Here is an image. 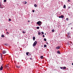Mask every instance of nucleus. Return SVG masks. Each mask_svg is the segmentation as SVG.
I'll return each instance as SVG.
<instances>
[{
	"instance_id": "nucleus-22",
	"label": "nucleus",
	"mask_w": 73,
	"mask_h": 73,
	"mask_svg": "<svg viewBox=\"0 0 73 73\" xmlns=\"http://www.w3.org/2000/svg\"><path fill=\"white\" fill-rule=\"evenodd\" d=\"M9 21H11V19H9Z\"/></svg>"
},
{
	"instance_id": "nucleus-10",
	"label": "nucleus",
	"mask_w": 73,
	"mask_h": 73,
	"mask_svg": "<svg viewBox=\"0 0 73 73\" xmlns=\"http://www.w3.org/2000/svg\"><path fill=\"white\" fill-rule=\"evenodd\" d=\"M64 8H66V5H64L63 6Z\"/></svg>"
},
{
	"instance_id": "nucleus-32",
	"label": "nucleus",
	"mask_w": 73,
	"mask_h": 73,
	"mask_svg": "<svg viewBox=\"0 0 73 73\" xmlns=\"http://www.w3.org/2000/svg\"><path fill=\"white\" fill-rule=\"evenodd\" d=\"M46 44L47 45H48V44H49V43H48L47 42H46Z\"/></svg>"
},
{
	"instance_id": "nucleus-4",
	"label": "nucleus",
	"mask_w": 73,
	"mask_h": 73,
	"mask_svg": "<svg viewBox=\"0 0 73 73\" xmlns=\"http://www.w3.org/2000/svg\"><path fill=\"white\" fill-rule=\"evenodd\" d=\"M60 48H61L60 46H58L56 47V49H59Z\"/></svg>"
},
{
	"instance_id": "nucleus-14",
	"label": "nucleus",
	"mask_w": 73,
	"mask_h": 73,
	"mask_svg": "<svg viewBox=\"0 0 73 73\" xmlns=\"http://www.w3.org/2000/svg\"><path fill=\"white\" fill-rule=\"evenodd\" d=\"M1 37H4V35H2L1 36Z\"/></svg>"
},
{
	"instance_id": "nucleus-28",
	"label": "nucleus",
	"mask_w": 73,
	"mask_h": 73,
	"mask_svg": "<svg viewBox=\"0 0 73 73\" xmlns=\"http://www.w3.org/2000/svg\"><path fill=\"white\" fill-rule=\"evenodd\" d=\"M7 34H9V32H7Z\"/></svg>"
},
{
	"instance_id": "nucleus-3",
	"label": "nucleus",
	"mask_w": 73,
	"mask_h": 73,
	"mask_svg": "<svg viewBox=\"0 0 73 73\" xmlns=\"http://www.w3.org/2000/svg\"><path fill=\"white\" fill-rule=\"evenodd\" d=\"M37 41H35L33 44V46H35L36 44H37Z\"/></svg>"
},
{
	"instance_id": "nucleus-38",
	"label": "nucleus",
	"mask_w": 73,
	"mask_h": 73,
	"mask_svg": "<svg viewBox=\"0 0 73 73\" xmlns=\"http://www.w3.org/2000/svg\"><path fill=\"white\" fill-rule=\"evenodd\" d=\"M72 65H73V63H72Z\"/></svg>"
},
{
	"instance_id": "nucleus-18",
	"label": "nucleus",
	"mask_w": 73,
	"mask_h": 73,
	"mask_svg": "<svg viewBox=\"0 0 73 73\" xmlns=\"http://www.w3.org/2000/svg\"><path fill=\"white\" fill-rule=\"evenodd\" d=\"M44 40L45 41H46V39L45 38H44Z\"/></svg>"
},
{
	"instance_id": "nucleus-7",
	"label": "nucleus",
	"mask_w": 73,
	"mask_h": 73,
	"mask_svg": "<svg viewBox=\"0 0 73 73\" xmlns=\"http://www.w3.org/2000/svg\"><path fill=\"white\" fill-rule=\"evenodd\" d=\"M3 69V64L2 65L1 68H0V70H2Z\"/></svg>"
},
{
	"instance_id": "nucleus-41",
	"label": "nucleus",
	"mask_w": 73,
	"mask_h": 73,
	"mask_svg": "<svg viewBox=\"0 0 73 73\" xmlns=\"http://www.w3.org/2000/svg\"><path fill=\"white\" fill-rule=\"evenodd\" d=\"M44 35H46V33L44 34Z\"/></svg>"
},
{
	"instance_id": "nucleus-19",
	"label": "nucleus",
	"mask_w": 73,
	"mask_h": 73,
	"mask_svg": "<svg viewBox=\"0 0 73 73\" xmlns=\"http://www.w3.org/2000/svg\"><path fill=\"white\" fill-rule=\"evenodd\" d=\"M44 47H45V48H46V45L45 44L44 45Z\"/></svg>"
},
{
	"instance_id": "nucleus-12",
	"label": "nucleus",
	"mask_w": 73,
	"mask_h": 73,
	"mask_svg": "<svg viewBox=\"0 0 73 73\" xmlns=\"http://www.w3.org/2000/svg\"><path fill=\"white\" fill-rule=\"evenodd\" d=\"M38 33H38V34L40 35H41V33L39 32H38Z\"/></svg>"
},
{
	"instance_id": "nucleus-15",
	"label": "nucleus",
	"mask_w": 73,
	"mask_h": 73,
	"mask_svg": "<svg viewBox=\"0 0 73 73\" xmlns=\"http://www.w3.org/2000/svg\"><path fill=\"white\" fill-rule=\"evenodd\" d=\"M28 53H29V52H26V54H27V56L28 55Z\"/></svg>"
},
{
	"instance_id": "nucleus-6",
	"label": "nucleus",
	"mask_w": 73,
	"mask_h": 73,
	"mask_svg": "<svg viewBox=\"0 0 73 73\" xmlns=\"http://www.w3.org/2000/svg\"><path fill=\"white\" fill-rule=\"evenodd\" d=\"M7 53V51H5V50L3 51V54H5V53Z\"/></svg>"
},
{
	"instance_id": "nucleus-17",
	"label": "nucleus",
	"mask_w": 73,
	"mask_h": 73,
	"mask_svg": "<svg viewBox=\"0 0 73 73\" xmlns=\"http://www.w3.org/2000/svg\"><path fill=\"white\" fill-rule=\"evenodd\" d=\"M34 6L35 7H37V5H35Z\"/></svg>"
},
{
	"instance_id": "nucleus-20",
	"label": "nucleus",
	"mask_w": 73,
	"mask_h": 73,
	"mask_svg": "<svg viewBox=\"0 0 73 73\" xmlns=\"http://www.w3.org/2000/svg\"><path fill=\"white\" fill-rule=\"evenodd\" d=\"M40 28V27H36V29H39Z\"/></svg>"
},
{
	"instance_id": "nucleus-26",
	"label": "nucleus",
	"mask_w": 73,
	"mask_h": 73,
	"mask_svg": "<svg viewBox=\"0 0 73 73\" xmlns=\"http://www.w3.org/2000/svg\"><path fill=\"white\" fill-rule=\"evenodd\" d=\"M41 33H42L41 35H42V34L44 35V32H42Z\"/></svg>"
},
{
	"instance_id": "nucleus-29",
	"label": "nucleus",
	"mask_w": 73,
	"mask_h": 73,
	"mask_svg": "<svg viewBox=\"0 0 73 73\" xmlns=\"http://www.w3.org/2000/svg\"><path fill=\"white\" fill-rule=\"evenodd\" d=\"M60 69H62V68H63V67H60Z\"/></svg>"
},
{
	"instance_id": "nucleus-21",
	"label": "nucleus",
	"mask_w": 73,
	"mask_h": 73,
	"mask_svg": "<svg viewBox=\"0 0 73 73\" xmlns=\"http://www.w3.org/2000/svg\"><path fill=\"white\" fill-rule=\"evenodd\" d=\"M52 32H54V29H52Z\"/></svg>"
},
{
	"instance_id": "nucleus-39",
	"label": "nucleus",
	"mask_w": 73,
	"mask_h": 73,
	"mask_svg": "<svg viewBox=\"0 0 73 73\" xmlns=\"http://www.w3.org/2000/svg\"><path fill=\"white\" fill-rule=\"evenodd\" d=\"M7 31V29H6V31Z\"/></svg>"
},
{
	"instance_id": "nucleus-24",
	"label": "nucleus",
	"mask_w": 73,
	"mask_h": 73,
	"mask_svg": "<svg viewBox=\"0 0 73 73\" xmlns=\"http://www.w3.org/2000/svg\"><path fill=\"white\" fill-rule=\"evenodd\" d=\"M4 1L5 3L6 2H7V0H4Z\"/></svg>"
},
{
	"instance_id": "nucleus-16",
	"label": "nucleus",
	"mask_w": 73,
	"mask_h": 73,
	"mask_svg": "<svg viewBox=\"0 0 73 73\" xmlns=\"http://www.w3.org/2000/svg\"><path fill=\"white\" fill-rule=\"evenodd\" d=\"M66 20H67V21H68L69 20V18H66Z\"/></svg>"
},
{
	"instance_id": "nucleus-42",
	"label": "nucleus",
	"mask_w": 73,
	"mask_h": 73,
	"mask_svg": "<svg viewBox=\"0 0 73 73\" xmlns=\"http://www.w3.org/2000/svg\"><path fill=\"white\" fill-rule=\"evenodd\" d=\"M6 66L7 67L8 66Z\"/></svg>"
},
{
	"instance_id": "nucleus-9",
	"label": "nucleus",
	"mask_w": 73,
	"mask_h": 73,
	"mask_svg": "<svg viewBox=\"0 0 73 73\" xmlns=\"http://www.w3.org/2000/svg\"><path fill=\"white\" fill-rule=\"evenodd\" d=\"M57 53L58 54H61V53L60 52V51H58Z\"/></svg>"
},
{
	"instance_id": "nucleus-23",
	"label": "nucleus",
	"mask_w": 73,
	"mask_h": 73,
	"mask_svg": "<svg viewBox=\"0 0 73 73\" xmlns=\"http://www.w3.org/2000/svg\"><path fill=\"white\" fill-rule=\"evenodd\" d=\"M17 68H20V66H17Z\"/></svg>"
},
{
	"instance_id": "nucleus-5",
	"label": "nucleus",
	"mask_w": 73,
	"mask_h": 73,
	"mask_svg": "<svg viewBox=\"0 0 73 73\" xmlns=\"http://www.w3.org/2000/svg\"><path fill=\"white\" fill-rule=\"evenodd\" d=\"M59 17V18H62V19H63V18H64V15H62L61 16H60Z\"/></svg>"
},
{
	"instance_id": "nucleus-8",
	"label": "nucleus",
	"mask_w": 73,
	"mask_h": 73,
	"mask_svg": "<svg viewBox=\"0 0 73 73\" xmlns=\"http://www.w3.org/2000/svg\"><path fill=\"white\" fill-rule=\"evenodd\" d=\"M35 36H33V39L34 41H35Z\"/></svg>"
},
{
	"instance_id": "nucleus-25",
	"label": "nucleus",
	"mask_w": 73,
	"mask_h": 73,
	"mask_svg": "<svg viewBox=\"0 0 73 73\" xmlns=\"http://www.w3.org/2000/svg\"><path fill=\"white\" fill-rule=\"evenodd\" d=\"M27 2L26 1H25V4H27Z\"/></svg>"
},
{
	"instance_id": "nucleus-30",
	"label": "nucleus",
	"mask_w": 73,
	"mask_h": 73,
	"mask_svg": "<svg viewBox=\"0 0 73 73\" xmlns=\"http://www.w3.org/2000/svg\"><path fill=\"white\" fill-rule=\"evenodd\" d=\"M1 2H0V7H1Z\"/></svg>"
},
{
	"instance_id": "nucleus-34",
	"label": "nucleus",
	"mask_w": 73,
	"mask_h": 73,
	"mask_svg": "<svg viewBox=\"0 0 73 73\" xmlns=\"http://www.w3.org/2000/svg\"><path fill=\"white\" fill-rule=\"evenodd\" d=\"M28 22L29 23L30 22V21H29V20L28 21Z\"/></svg>"
},
{
	"instance_id": "nucleus-43",
	"label": "nucleus",
	"mask_w": 73,
	"mask_h": 73,
	"mask_svg": "<svg viewBox=\"0 0 73 73\" xmlns=\"http://www.w3.org/2000/svg\"><path fill=\"white\" fill-rule=\"evenodd\" d=\"M70 24H71V23H70Z\"/></svg>"
},
{
	"instance_id": "nucleus-36",
	"label": "nucleus",
	"mask_w": 73,
	"mask_h": 73,
	"mask_svg": "<svg viewBox=\"0 0 73 73\" xmlns=\"http://www.w3.org/2000/svg\"><path fill=\"white\" fill-rule=\"evenodd\" d=\"M68 1L70 2V1L69 0H68Z\"/></svg>"
},
{
	"instance_id": "nucleus-33",
	"label": "nucleus",
	"mask_w": 73,
	"mask_h": 73,
	"mask_svg": "<svg viewBox=\"0 0 73 73\" xmlns=\"http://www.w3.org/2000/svg\"><path fill=\"white\" fill-rule=\"evenodd\" d=\"M32 11L33 12H35V10H34L33 11L32 10Z\"/></svg>"
},
{
	"instance_id": "nucleus-37",
	"label": "nucleus",
	"mask_w": 73,
	"mask_h": 73,
	"mask_svg": "<svg viewBox=\"0 0 73 73\" xmlns=\"http://www.w3.org/2000/svg\"><path fill=\"white\" fill-rule=\"evenodd\" d=\"M32 59L31 58H30V60H32Z\"/></svg>"
},
{
	"instance_id": "nucleus-31",
	"label": "nucleus",
	"mask_w": 73,
	"mask_h": 73,
	"mask_svg": "<svg viewBox=\"0 0 73 73\" xmlns=\"http://www.w3.org/2000/svg\"><path fill=\"white\" fill-rule=\"evenodd\" d=\"M43 37H45V36L44 35H43Z\"/></svg>"
},
{
	"instance_id": "nucleus-2",
	"label": "nucleus",
	"mask_w": 73,
	"mask_h": 73,
	"mask_svg": "<svg viewBox=\"0 0 73 73\" xmlns=\"http://www.w3.org/2000/svg\"><path fill=\"white\" fill-rule=\"evenodd\" d=\"M37 24L39 25V26H41V22L39 21L37 23Z\"/></svg>"
},
{
	"instance_id": "nucleus-11",
	"label": "nucleus",
	"mask_w": 73,
	"mask_h": 73,
	"mask_svg": "<svg viewBox=\"0 0 73 73\" xmlns=\"http://www.w3.org/2000/svg\"><path fill=\"white\" fill-rule=\"evenodd\" d=\"M43 58V56H40V58H41V59H42V58Z\"/></svg>"
},
{
	"instance_id": "nucleus-1",
	"label": "nucleus",
	"mask_w": 73,
	"mask_h": 73,
	"mask_svg": "<svg viewBox=\"0 0 73 73\" xmlns=\"http://www.w3.org/2000/svg\"><path fill=\"white\" fill-rule=\"evenodd\" d=\"M68 38H70L71 37H70V32H69L67 33V36Z\"/></svg>"
},
{
	"instance_id": "nucleus-13",
	"label": "nucleus",
	"mask_w": 73,
	"mask_h": 73,
	"mask_svg": "<svg viewBox=\"0 0 73 73\" xmlns=\"http://www.w3.org/2000/svg\"><path fill=\"white\" fill-rule=\"evenodd\" d=\"M66 67H63V69H66Z\"/></svg>"
},
{
	"instance_id": "nucleus-27",
	"label": "nucleus",
	"mask_w": 73,
	"mask_h": 73,
	"mask_svg": "<svg viewBox=\"0 0 73 73\" xmlns=\"http://www.w3.org/2000/svg\"><path fill=\"white\" fill-rule=\"evenodd\" d=\"M22 33H25V31H23V32H22Z\"/></svg>"
},
{
	"instance_id": "nucleus-40",
	"label": "nucleus",
	"mask_w": 73,
	"mask_h": 73,
	"mask_svg": "<svg viewBox=\"0 0 73 73\" xmlns=\"http://www.w3.org/2000/svg\"><path fill=\"white\" fill-rule=\"evenodd\" d=\"M7 45V44H5V45Z\"/></svg>"
},
{
	"instance_id": "nucleus-35",
	"label": "nucleus",
	"mask_w": 73,
	"mask_h": 73,
	"mask_svg": "<svg viewBox=\"0 0 73 73\" xmlns=\"http://www.w3.org/2000/svg\"><path fill=\"white\" fill-rule=\"evenodd\" d=\"M1 57H2V54H1Z\"/></svg>"
}]
</instances>
